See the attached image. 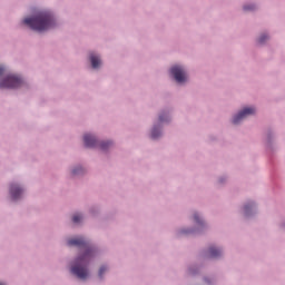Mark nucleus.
Returning <instances> with one entry per match:
<instances>
[{
  "label": "nucleus",
  "mask_w": 285,
  "mask_h": 285,
  "mask_svg": "<svg viewBox=\"0 0 285 285\" xmlns=\"http://www.w3.org/2000/svg\"><path fill=\"white\" fill-rule=\"evenodd\" d=\"M23 23L31 28V30L43 32V30H50V28L55 27V18L52 17V13L43 11L32 18H26Z\"/></svg>",
  "instance_id": "1"
},
{
  "label": "nucleus",
  "mask_w": 285,
  "mask_h": 285,
  "mask_svg": "<svg viewBox=\"0 0 285 285\" xmlns=\"http://www.w3.org/2000/svg\"><path fill=\"white\" fill-rule=\"evenodd\" d=\"M90 257H92V250L90 248H87L85 255L79 256L76 259L75 265L71 267L72 275H76L78 279L88 278V262H90Z\"/></svg>",
  "instance_id": "2"
},
{
  "label": "nucleus",
  "mask_w": 285,
  "mask_h": 285,
  "mask_svg": "<svg viewBox=\"0 0 285 285\" xmlns=\"http://www.w3.org/2000/svg\"><path fill=\"white\" fill-rule=\"evenodd\" d=\"M23 86V80L19 76L9 75L1 82L0 88H21Z\"/></svg>",
  "instance_id": "3"
},
{
  "label": "nucleus",
  "mask_w": 285,
  "mask_h": 285,
  "mask_svg": "<svg viewBox=\"0 0 285 285\" xmlns=\"http://www.w3.org/2000/svg\"><path fill=\"white\" fill-rule=\"evenodd\" d=\"M170 72L178 83H184V81H186V71L180 66L171 67Z\"/></svg>",
  "instance_id": "4"
},
{
  "label": "nucleus",
  "mask_w": 285,
  "mask_h": 285,
  "mask_svg": "<svg viewBox=\"0 0 285 285\" xmlns=\"http://www.w3.org/2000/svg\"><path fill=\"white\" fill-rule=\"evenodd\" d=\"M250 115H255V108L246 107L233 118V124L237 125Z\"/></svg>",
  "instance_id": "5"
},
{
  "label": "nucleus",
  "mask_w": 285,
  "mask_h": 285,
  "mask_svg": "<svg viewBox=\"0 0 285 285\" xmlns=\"http://www.w3.org/2000/svg\"><path fill=\"white\" fill-rule=\"evenodd\" d=\"M22 194H23V189L18 185L12 184L10 186V196H11V199H13V202H17V199H19V197H21Z\"/></svg>",
  "instance_id": "6"
},
{
  "label": "nucleus",
  "mask_w": 285,
  "mask_h": 285,
  "mask_svg": "<svg viewBox=\"0 0 285 285\" xmlns=\"http://www.w3.org/2000/svg\"><path fill=\"white\" fill-rule=\"evenodd\" d=\"M68 246H78L79 248H88V243L83 237L71 238L68 240Z\"/></svg>",
  "instance_id": "7"
},
{
  "label": "nucleus",
  "mask_w": 285,
  "mask_h": 285,
  "mask_svg": "<svg viewBox=\"0 0 285 285\" xmlns=\"http://www.w3.org/2000/svg\"><path fill=\"white\" fill-rule=\"evenodd\" d=\"M83 141L87 148H95L97 146V138L92 135L86 134L83 136Z\"/></svg>",
  "instance_id": "8"
},
{
  "label": "nucleus",
  "mask_w": 285,
  "mask_h": 285,
  "mask_svg": "<svg viewBox=\"0 0 285 285\" xmlns=\"http://www.w3.org/2000/svg\"><path fill=\"white\" fill-rule=\"evenodd\" d=\"M90 61L92 68H98L99 66H101V59H99L98 56H95V53L90 55Z\"/></svg>",
  "instance_id": "9"
},
{
  "label": "nucleus",
  "mask_w": 285,
  "mask_h": 285,
  "mask_svg": "<svg viewBox=\"0 0 285 285\" xmlns=\"http://www.w3.org/2000/svg\"><path fill=\"white\" fill-rule=\"evenodd\" d=\"M222 255V249H218L216 247H209L208 257H219Z\"/></svg>",
  "instance_id": "10"
},
{
  "label": "nucleus",
  "mask_w": 285,
  "mask_h": 285,
  "mask_svg": "<svg viewBox=\"0 0 285 285\" xmlns=\"http://www.w3.org/2000/svg\"><path fill=\"white\" fill-rule=\"evenodd\" d=\"M160 135L161 132H159V129H157V127H154L151 130V139H157Z\"/></svg>",
  "instance_id": "11"
},
{
  "label": "nucleus",
  "mask_w": 285,
  "mask_h": 285,
  "mask_svg": "<svg viewBox=\"0 0 285 285\" xmlns=\"http://www.w3.org/2000/svg\"><path fill=\"white\" fill-rule=\"evenodd\" d=\"M109 146H112V142L107 141V142H101L100 144L101 150H107V148H109Z\"/></svg>",
  "instance_id": "12"
},
{
  "label": "nucleus",
  "mask_w": 285,
  "mask_h": 285,
  "mask_svg": "<svg viewBox=\"0 0 285 285\" xmlns=\"http://www.w3.org/2000/svg\"><path fill=\"white\" fill-rule=\"evenodd\" d=\"M72 222L73 224H79L81 222V215L79 214L73 215Z\"/></svg>",
  "instance_id": "13"
},
{
  "label": "nucleus",
  "mask_w": 285,
  "mask_h": 285,
  "mask_svg": "<svg viewBox=\"0 0 285 285\" xmlns=\"http://www.w3.org/2000/svg\"><path fill=\"white\" fill-rule=\"evenodd\" d=\"M108 271L107 266H101L99 269V277H104V273H106Z\"/></svg>",
  "instance_id": "14"
},
{
  "label": "nucleus",
  "mask_w": 285,
  "mask_h": 285,
  "mask_svg": "<svg viewBox=\"0 0 285 285\" xmlns=\"http://www.w3.org/2000/svg\"><path fill=\"white\" fill-rule=\"evenodd\" d=\"M81 173H83V168H81V167H78L72 170V175H81Z\"/></svg>",
  "instance_id": "15"
},
{
  "label": "nucleus",
  "mask_w": 285,
  "mask_h": 285,
  "mask_svg": "<svg viewBox=\"0 0 285 285\" xmlns=\"http://www.w3.org/2000/svg\"><path fill=\"white\" fill-rule=\"evenodd\" d=\"M267 39H268V36L263 35V36L259 37L258 42L259 43H265Z\"/></svg>",
  "instance_id": "16"
},
{
  "label": "nucleus",
  "mask_w": 285,
  "mask_h": 285,
  "mask_svg": "<svg viewBox=\"0 0 285 285\" xmlns=\"http://www.w3.org/2000/svg\"><path fill=\"white\" fill-rule=\"evenodd\" d=\"M244 10H245V11L255 10V4L245 6V7H244Z\"/></svg>",
  "instance_id": "17"
},
{
  "label": "nucleus",
  "mask_w": 285,
  "mask_h": 285,
  "mask_svg": "<svg viewBox=\"0 0 285 285\" xmlns=\"http://www.w3.org/2000/svg\"><path fill=\"white\" fill-rule=\"evenodd\" d=\"M244 210L245 215H248V213H250V205H245Z\"/></svg>",
  "instance_id": "18"
},
{
  "label": "nucleus",
  "mask_w": 285,
  "mask_h": 285,
  "mask_svg": "<svg viewBox=\"0 0 285 285\" xmlns=\"http://www.w3.org/2000/svg\"><path fill=\"white\" fill-rule=\"evenodd\" d=\"M194 220L196 222V224H202V220L199 219V215L197 214L194 215Z\"/></svg>",
  "instance_id": "19"
},
{
  "label": "nucleus",
  "mask_w": 285,
  "mask_h": 285,
  "mask_svg": "<svg viewBox=\"0 0 285 285\" xmlns=\"http://www.w3.org/2000/svg\"><path fill=\"white\" fill-rule=\"evenodd\" d=\"M159 121H160V124H164V121H166V118H164V116H159Z\"/></svg>",
  "instance_id": "20"
},
{
  "label": "nucleus",
  "mask_w": 285,
  "mask_h": 285,
  "mask_svg": "<svg viewBox=\"0 0 285 285\" xmlns=\"http://www.w3.org/2000/svg\"><path fill=\"white\" fill-rule=\"evenodd\" d=\"M3 72H6V69L3 67H0V77L1 75H3Z\"/></svg>",
  "instance_id": "21"
}]
</instances>
